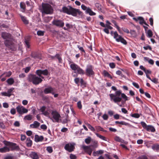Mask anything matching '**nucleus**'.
I'll return each mask as SVG.
<instances>
[{
    "label": "nucleus",
    "instance_id": "59",
    "mask_svg": "<svg viewBox=\"0 0 159 159\" xmlns=\"http://www.w3.org/2000/svg\"><path fill=\"white\" fill-rule=\"evenodd\" d=\"M3 143L5 145L7 146H10L11 145V143L5 141H3Z\"/></svg>",
    "mask_w": 159,
    "mask_h": 159
},
{
    "label": "nucleus",
    "instance_id": "6",
    "mask_svg": "<svg viewBox=\"0 0 159 159\" xmlns=\"http://www.w3.org/2000/svg\"><path fill=\"white\" fill-rule=\"evenodd\" d=\"M52 117L50 118L53 122H59L61 119L60 114L56 111H52L51 113Z\"/></svg>",
    "mask_w": 159,
    "mask_h": 159
},
{
    "label": "nucleus",
    "instance_id": "57",
    "mask_svg": "<svg viewBox=\"0 0 159 159\" xmlns=\"http://www.w3.org/2000/svg\"><path fill=\"white\" fill-rule=\"evenodd\" d=\"M66 28L68 29V30L72 27V26L71 25H70L69 23L66 24Z\"/></svg>",
    "mask_w": 159,
    "mask_h": 159
},
{
    "label": "nucleus",
    "instance_id": "58",
    "mask_svg": "<svg viewBox=\"0 0 159 159\" xmlns=\"http://www.w3.org/2000/svg\"><path fill=\"white\" fill-rule=\"evenodd\" d=\"M132 84L137 89H139V85L136 83L133 82L132 83Z\"/></svg>",
    "mask_w": 159,
    "mask_h": 159
},
{
    "label": "nucleus",
    "instance_id": "42",
    "mask_svg": "<svg viewBox=\"0 0 159 159\" xmlns=\"http://www.w3.org/2000/svg\"><path fill=\"white\" fill-rule=\"evenodd\" d=\"M44 31L41 30L38 31L37 32V34L39 36H43L44 34Z\"/></svg>",
    "mask_w": 159,
    "mask_h": 159
},
{
    "label": "nucleus",
    "instance_id": "51",
    "mask_svg": "<svg viewBox=\"0 0 159 159\" xmlns=\"http://www.w3.org/2000/svg\"><path fill=\"white\" fill-rule=\"evenodd\" d=\"M103 74L105 76L108 77V76H109L110 74L106 71L104 70L103 72Z\"/></svg>",
    "mask_w": 159,
    "mask_h": 159
},
{
    "label": "nucleus",
    "instance_id": "63",
    "mask_svg": "<svg viewBox=\"0 0 159 159\" xmlns=\"http://www.w3.org/2000/svg\"><path fill=\"white\" fill-rule=\"evenodd\" d=\"M137 159H148V158L145 156H142L139 157Z\"/></svg>",
    "mask_w": 159,
    "mask_h": 159
},
{
    "label": "nucleus",
    "instance_id": "47",
    "mask_svg": "<svg viewBox=\"0 0 159 159\" xmlns=\"http://www.w3.org/2000/svg\"><path fill=\"white\" fill-rule=\"evenodd\" d=\"M10 113L11 114L13 115H15L16 113V110L14 108H12L11 110Z\"/></svg>",
    "mask_w": 159,
    "mask_h": 159
},
{
    "label": "nucleus",
    "instance_id": "7",
    "mask_svg": "<svg viewBox=\"0 0 159 159\" xmlns=\"http://www.w3.org/2000/svg\"><path fill=\"white\" fill-rule=\"evenodd\" d=\"M16 109L17 112L20 115L26 113L28 111L27 109L21 105H19L17 106Z\"/></svg>",
    "mask_w": 159,
    "mask_h": 159
},
{
    "label": "nucleus",
    "instance_id": "50",
    "mask_svg": "<svg viewBox=\"0 0 159 159\" xmlns=\"http://www.w3.org/2000/svg\"><path fill=\"white\" fill-rule=\"evenodd\" d=\"M55 57L58 59L59 62H61L62 59L59 55L57 54Z\"/></svg>",
    "mask_w": 159,
    "mask_h": 159
},
{
    "label": "nucleus",
    "instance_id": "29",
    "mask_svg": "<svg viewBox=\"0 0 159 159\" xmlns=\"http://www.w3.org/2000/svg\"><path fill=\"white\" fill-rule=\"evenodd\" d=\"M12 74V72L11 71L3 73L0 76V77H2L4 75H5L6 77H10Z\"/></svg>",
    "mask_w": 159,
    "mask_h": 159
},
{
    "label": "nucleus",
    "instance_id": "26",
    "mask_svg": "<svg viewBox=\"0 0 159 159\" xmlns=\"http://www.w3.org/2000/svg\"><path fill=\"white\" fill-rule=\"evenodd\" d=\"M69 113V110L68 108H67L65 112V114L66 116V118L64 120L62 121L63 123H66L67 122L68 117V114Z\"/></svg>",
    "mask_w": 159,
    "mask_h": 159
},
{
    "label": "nucleus",
    "instance_id": "54",
    "mask_svg": "<svg viewBox=\"0 0 159 159\" xmlns=\"http://www.w3.org/2000/svg\"><path fill=\"white\" fill-rule=\"evenodd\" d=\"M120 124L121 125H129V124L124 121H120Z\"/></svg>",
    "mask_w": 159,
    "mask_h": 159
},
{
    "label": "nucleus",
    "instance_id": "8",
    "mask_svg": "<svg viewBox=\"0 0 159 159\" xmlns=\"http://www.w3.org/2000/svg\"><path fill=\"white\" fill-rule=\"evenodd\" d=\"M93 69V66L92 65H87L85 70L86 75L88 76H91L94 75V72Z\"/></svg>",
    "mask_w": 159,
    "mask_h": 159
},
{
    "label": "nucleus",
    "instance_id": "31",
    "mask_svg": "<svg viewBox=\"0 0 159 159\" xmlns=\"http://www.w3.org/2000/svg\"><path fill=\"white\" fill-rule=\"evenodd\" d=\"M10 39H7V40H6L4 41V43L6 46H9L11 44V43Z\"/></svg>",
    "mask_w": 159,
    "mask_h": 159
},
{
    "label": "nucleus",
    "instance_id": "49",
    "mask_svg": "<svg viewBox=\"0 0 159 159\" xmlns=\"http://www.w3.org/2000/svg\"><path fill=\"white\" fill-rule=\"evenodd\" d=\"M152 82L155 84H157L158 83V80L157 79L154 78L152 79H151L150 80Z\"/></svg>",
    "mask_w": 159,
    "mask_h": 159
},
{
    "label": "nucleus",
    "instance_id": "53",
    "mask_svg": "<svg viewBox=\"0 0 159 159\" xmlns=\"http://www.w3.org/2000/svg\"><path fill=\"white\" fill-rule=\"evenodd\" d=\"M77 47L78 48L79 50L81 52L85 53V51L83 47H80L79 45H77Z\"/></svg>",
    "mask_w": 159,
    "mask_h": 159
},
{
    "label": "nucleus",
    "instance_id": "20",
    "mask_svg": "<svg viewBox=\"0 0 159 159\" xmlns=\"http://www.w3.org/2000/svg\"><path fill=\"white\" fill-rule=\"evenodd\" d=\"M40 125V123L37 121H34V123L30 124V127L32 128H36L38 127Z\"/></svg>",
    "mask_w": 159,
    "mask_h": 159
},
{
    "label": "nucleus",
    "instance_id": "64",
    "mask_svg": "<svg viewBox=\"0 0 159 159\" xmlns=\"http://www.w3.org/2000/svg\"><path fill=\"white\" fill-rule=\"evenodd\" d=\"M3 106L5 108H7L9 107V105L7 103L4 102L3 103Z\"/></svg>",
    "mask_w": 159,
    "mask_h": 159
},
{
    "label": "nucleus",
    "instance_id": "1",
    "mask_svg": "<svg viewBox=\"0 0 159 159\" xmlns=\"http://www.w3.org/2000/svg\"><path fill=\"white\" fill-rule=\"evenodd\" d=\"M109 96L110 100L114 103L121 102V103L124 104L126 101L129 99L124 93H122L120 90L116 91L115 94H110Z\"/></svg>",
    "mask_w": 159,
    "mask_h": 159
},
{
    "label": "nucleus",
    "instance_id": "46",
    "mask_svg": "<svg viewBox=\"0 0 159 159\" xmlns=\"http://www.w3.org/2000/svg\"><path fill=\"white\" fill-rule=\"evenodd\" d=\"M141 124L142 125V127L145 129H146L147 127H148V125H146V124L144 122H141Z\"/></svg>",
    "mask_w": 159,
    "mask_h": 159
},
{
    "label": "nucleus",
    "instance_id": "62",
    "mask_svg": "<svg viewBox=\"0 0 159 159\" xmlns=\"http://www.w3.org/2000/svg\"><path fill=\"white\" fill-rule=\"evenodd\" d=\"M121 139V138L118 136H116L115 138V140L117 142H120V141Z\"/></svg>",
    "mask_w": 159,
    "mask_h": 159
},
{
    "label": "nucleus",
    "instance_id": "17",
    "mask_svg": "<svg viewBox=\"0 0 159 159\" xmlns=\"http://www.w3.org/2000/svg\"><path fill=\"white\" fill-rule=\"evenodd\" d=\"M133 19L134 20L136 21H138V20H139V23L140 24L142 25L144 23L145 25H146L144 23V21L143 18L142 17L139 16L137 18L134 17L133 18Z\"/></svg>",
    "mask_w": 159,
    "mask_h": 159
},
{
    "label": "nucleus",
    "instance_id": "43",
    "mask_svg": "<svg viewBox=\"0 0 159 159\" xmlns=\"http://www.w3.org/2000/svg\"><path fill=\"white\" fill-rule=\"evenodd\" d=\"M46 150L50 153H52L53 151L52 147L50 146L47 147L46 148Z\"/></svg>",
    "mask_w": 159,
    "mask_h": 159
},
{
    "label": "nucleus",
    "instance_id": "15",
    "mask_svg": "<svg viewBox=\"0 0 159 159\" xmlns=\"http://www.w3.org/2000/svg\"><path fill=\"white\" fill-rule=\"evenodd\" d=\"M44 93L46 94L51 93L52 94H54V89L51 87L46 88L44 90Z\"/></svg>",
    "mask_w": 159,
    "mask_h": 159
},
{
    "label": "nucleus",
    "instance_id": "19",
    "mask_svg": "<svg viewBox=\"0 0 159 159\" xmlns=\"http://www.w3.org/2000/svg\"><path fill=\"white\" fill-rule=\"evenodd\" d=\"M43 139V137L42 136H39L38 135H35V136L34 140L36 142L42 141Z\"/></svg>",
    "mask_w": 159,
    "mask_h": 159
},
{
    "label": "nucleus",
    "instance_id": "14",
    "mask_svg": "<svg viewBox=\"0 0 159 159\" xmlns=\"http://www.w3.org/2000/svg\"><path fill=\"white\" fill-rule=\"evenodd\" d=\"M48 71L47 70H37L36 71V73L38 76H41V75H47L48 74Z\"/></svg>",
    "mask_w": 159,
    "mask_h": 159
},
{
    "label": "nucleus",
    "instance_id": "28",
    "mask_svg": "<svg viewBox=\"0 0 159 159\" xmlns=\"http://www.w3.org/2000/svg\"><path fill=\"white\" fill-rule=\"evenodd\" d=\"M7 82L9 85H11L14 83V80L13 78H11L7 80Z\"/></svg>",
    "mask_w": 159,
    "mask_h": 159
},
{
    "label": "nucleus",
    "instance_id": "36",
    "mask_svg": "<svg viewBox=\"0 0 159 159\" xmlns=\"http://www.w3.org/2000/svg\"><path fill=\"white\" fill-rule=\"evenodd\" d=\"M96 129L98 131H104V130L103 128H102L101 127L99 126H96L95 127Z\"/></svg>",
    "mask_w": 159,
    "mask_h": 159
},
{
    "label": "nucleus",
    "instance_id": "2",
    "mask_svg": "<svg viewBox=\"0 0 159 159\" xmlns=\"http://www.w3.org/2000/svg\"><path fill=\"white\" fill-rule=\"evenodd\" d=\"M62 11L69 15L76 16L77 15H81L82 12L78 9L74 8L70 6L64 7L62 8Z\"/></svg>",
    "mask_w": 159,
    "mask_h": 159
},
{
    "label": "nucleus",
    "instance_id": "11",
    "mask_svg": "<svg viewBox=\"0 0 159 159\" xmlns=\"http://www.w3.org/2000/svg\"><path fill=\"white\" fill-rule=\"evenodd\" d=\"M14 88H11L9 89L7 92H2L0 93V94L3 96H7L10 97L11 95V93Z\"/></svg>",
    "mask_w": 159,
    "mask_h": 159
},
{
    "label": "nucleus",
    "instance_id": "24",
    "mask_svg": "<svg viewBox=\"0 0 159 159\" xmlns=\"http://www.w3.org/2000/svg\"><path fill=\"white\" fill-rule=\"evenodd\" d=\"M146 130L148 131H151L152 132H154L155 131V129L154 127L151 125H148Z\"/></svg>",
    "mask_w": 159,
    "mask_h": 159
},
{
    "label": "nucleus",
    "instance_id": "4",
    "mask_svg": "<svg viewBox=\"0 0 159 159\" xmlns=\"http://www.w3.org/2000/svg\"><path fill=\"white\" fill-rule=\"evenodd\" d=\"M42 8L41 9L42 13L46 14H52L53 13V10L52 6L49 4L43 3Z\"/></svg>",
    "mask_w": 159,
    "mask_h": 159
},
{
    "label": "nucleus",
    "instance_id": "52",
    "mask_svg": "<svg viewBox=\"0 0 159 159\" xmlns=\"http://www.w3.org/2000/svg\"><path fill=\"white\" fill-rule=\"evenodd\" d=\"M40 128L42 129L45 130L47 129V127L45 125L43 124L41 125Z\"/></svg>",
    "mask_w": 159,
    "mask_h": 159
},
{
    "label": "nucleus",
    "instance_id": "40",
    "mask_svg": "<svg viewBox=\"0 0 159 159\" xmlns=\"http://www.w3.org/2000/svg\"><path fill=\"white\" fill-rule=\"evenodd\" d=\"M20 7L25 10V5L23 2H21L20 4Z\"/></svg>",
    "mask_w": 159,
    "mask_h": 159
},
{
    "label": "nucleus",
    "instance_id": "45",
    "mask_svg": "<svg viewBox=\"0 0 159 159\" xmlns=\"http://www.w3.org/2000/svg\"><path fill=\"white\" fill-rule=\"evenodd\" d=\"M77 106L78 107L79 109H81L82 108V105L81 104V102L80 101H79L77 103Z\"/></svg>",
    "mask_w": 159,
    "mask_h": 159
},
{
    "label": "nucleus",
    "instance_id": "33",
    "mask_svg": "<svg viewBox=\"0 0 159 159\" xmlns=\"http://www.w3.org/2000/svg\"><path fill=\"white\" fill-rule=\"evenodd\" d=\"M147 36L148 38H151L152 36V32L151 30H148L147 33Z\"/></svg>",
    "mask_w": 159,
    "mask_h": 159
},
{
    "label": "nucleus",
    "instance_id": "39",
    "mask_svg": "<svg viewBox=\"0 0 159 159\" xmlns=\"http://www.w3.org/2000/svg\"><path fill=\"white\" fill-rule=\"evenodd\" d=\"M51 18L49 17H46L44 18L43 20L44 22L46 23L48 22L51 20Z\"/></svg>",
    "mask_w": 159,
    "mask_h": 159
},
{
    "label": "nucleus",
    "instance_id": "44",
    "mask_svg": "<svg viewBox=\"0 0 159 159\" xmlns=\"http://www.w3.org/2000/svg\"><path fill=\"white\" fill-rule=\"evenodd\" d=\"M120 35H119L116 31H115L114 32V38L116 40V39H118Z\"/></svg>",
    "mask_w": 159,
    "mask_h": 159
},
{
    "label": "nucleus",
    "instance_id": "61",
    "mask_svg": "<svg viewBox=\"0 0 159 159\" xmlns=\"http://www.w3.org/2000/svg\"><path fill=\"white\" fill-rule=\"evenodd\" d=\"M143 48L145 50L149 49L150 50H152L151 47L149 46H147L146 47H143Z\"/></svg>",
    "mask_w": 159,
    "mask_h": 159
},
{
    "label": "nucleus",
    "instance_id": "32",
    "mask_svg": "<svg viewBox=\"0 0 159 159\" xmlns=\"http://www.w3.org/2000/svg\"><path fill=\"white\" fill-rule=\"evenodd\" d=\"M32 118V116L30 115H28L25 116L24 118V119L28 120H31Z\"/></svg>",
    "mask_w": 159,
    "mask_h": 159
},
{
    "label": "nucleus",
    "instance_id": "21",
    "mask_svg": "<svg viewBox=\"0 0 159 159\" xmlns=\"http://www.w3.org/2000/svg\"><path fill=\"white\" fill-rule=\"evenodd\" d=\"M103 153V150H100L96 151L93 152V155L94 156H98L102 154Z\"/></svg>",
    "mask_w": 159,
    "mask_h": 159
},
{
    "label": "nucleus",
    "instance_id": "10",
    "mask_svg": "<svg viewBox=\"0 0 159 159\" xmlns=\"http://www.w3.org/2000/svg\"><path fill=\"white\" fill-rule=\"evenodd\" d=\"M65 149L69 152H71L74 149V143H68L66 144L65 147Z\"/></svg>",
    "mask_w": 159,
    "mask_h": 159
},
{
    "label": "nucleus",
    "instance_id": "35",
    "mask_svg": "<svg viewBox=\"0 0 159 159\" xmlns=\"http://www.w3.org/2000/svg\"><path fill=\"white\" fill-rule=\"evenodd\" d=\"M20 16L22 20L25 24H27L28 23V20L26 19V18L25 17L22 16Z\"/></svg>",
    "mask_w": 159,
    "mask_h": 159
},
{
    "label": "nucleus",
    "instance_id": "13",
    "mask_svg": "<svg viewBox=\"0 0 159 159\" xmlns=\"http://www.w3.org/2000/svg\"><path fill=\"white\" fill-rule=\"evenodd\" d=\"M1 36L4 39L7 40V39H11V34L5 32H3L2 33Z\"/></svg>",
    "mask_w": 159,
    "mask_h": 159
},
{
    "label": "nucleus",
    "instance_id": "60",
    "mask_svg": "<svg viewBox=\"0 0 159 159\" xmlns=\"http://www.w3.org/2000/svg\"><path fill=\"white\" fill-rule=\"evenodd\" d=\"M102 117L104 120H106L108 118V116L106 114H104L102 116Z\"/></svg>",
    "mask_w": 159,
    "mask_h": 159
},
{
    "label": "nucleus",
    "instance_id": "30",
    "mask_svg": "<svg viewBox=\"0 0 159 159\" xmlns=\"http://www.w3.org/2000/svg\"><path fill=\"white\" fill-rule=\"evenodd\" d=\"M90 146L93 148H95L98 147V142L96 141H93V144Z\"/></svg>",
    "mask_w": 159,
    "mask_h": 159
},
{
    "label": "nucleus",
    "instance_id": "5",
    "mask_svg": "<svg viewBox=\"0 0 159 159\" xmlns=\"http://www.w3.org/2000/svg\"><path fill=\"white\" fill-rule=\"evenodd\" d=\"M27 80L30 82H32L34 84L38 85L43 81L42 79L36 75L32 74L28 75Z\"/></svg>",
    "mask_w": 159,
    "mask_h": 159
},
{
    "label": "nucleus",
    "instance_id": "9",
    "mask_svg": "<svg viewBox=\"0 0 159 159\" xmlns=\"http://www.w3.org/2000/svg\"><path fill=\"white\" fill-rule=\"evenodd\" d=\"M52 24L59 27H62L64 25V23L63 20H54L52 22Z\"/></svg>",
    "mask_w": 159,
    "mask_h": 159
},
{
    "label": "nucleus",
    "instance_id": "34",
    "mask_svg": "<svg viewBox=\"0 0 159 159\" xmlns=\"http://www.w3.org/2000/svg\"><path fill=\"white\" fill-rule=\"evenodd\" d=\"M95 134L98 137H99L101 139L105 141H107V140L106 139V138L105 137L102 135H101L97 133H95Z\"/></svg>",
    "mask_w": 159,
    "mask_h": 159
},
{
    "label": "nucleus",
    "instance_id": "16",
    "mask_svg": "<svg viewBox=\"0 0 159 159\" xmlns=\"http://www.w3.org/2000/svg\"><path fill=\"white\" fill-rule=\"evenodd\" d=\"M116 40L117 42H120L125 45H126L127 43L126 41L120 35L118 39H116Z\"/></svg>",
    "mask_w": 159,
    "mask_h": 159
},
{
    "label": "nucleus",
    "instance_id": "56",
    "mask_svg": "<svg viewBox=\"0 0 159 159\" xmlns=\"http://www.w3.org/2000/svg\"><path fill=\"white\" fill-rule=\"evenodd\" d=\"M4 159H14V157L12 156H8L5 157Z\"/></svg>",
    "mask_w": 159,
    "mask_h": 159
},
{
    "label": "nucleus",
    "instance_id": "18",
    "mask_svg": "<svg viewBox=\"0 0 159 159\" xmlns=\"http://www.w3.org/2000/svg\"><path fill=\"white\" fill-rule=\"evenodd\" d=\"M30 156L33 159H38L39 157L37 153L32 152L30 154Z\"/></svg>",
    "mask_w": 159,
    "mask_h": 159
},
{
    "label": "nucleus",
    "instance_id": "25",
    "mask_svg": "<svg viewBox=\"0 0 159 159\" xmlns=\"http://www.w3.org/2000/svg\"><path fill=\"white\" fill-rule=\"evenodd\" d=\"M9 148L7 147H4L3 148H0V152L1 153H4L9 151Z\"/></svg>",
    "mask_w": 159,
    "mask_h": 159
},
{
    "label": "nucleus",
    "instance_id": "22",
    "mask_svg": "<svg viewBox=\"0 0 159 159\" xmlns=\"http://www.w3.org/2000/svg\"><path fill=\"white\" fill-rule=\"evenodd\" d=\"M85 13L91 16L96 15V13L93 12L89 7H88V9L85 11Z\"/></svg>",
    "mask_w": 159,
    "mask_h": 159
},
{
    "label": "nucleus",
    "instance_id": "48",
    "mask_svg": "<svg viewBox=\"0 0 159 159\" xmlns=\"http://www.w3.org/2000/svg\"><path fill=\"white\" fill-rule=\"evenodd\" d=\"M131 116L135 118H139L140 117L138 113H134Z\"/></svg>",
    "mask_w": 159,
    "mask_h": 159
},
{
    "label": "nucleus",
    "instance_id": "3",
    "mask_svg": "<svg viewBox=\"0 0 159 159\" xmlns=\"http://www.w3.org/2000/svg\"><path fill=\"white\" fill-rule=\"evenodd\" d=\"M71 69L75 71L72 73V75L74 77L78 76V74L83 75L84 73V70L79 66L73 62H72L70 65Z\"/></svg>",
    "mask_w": 159,
    "mask_h": 159
},
{
    "label": "nucleus",
    "instance_id": "12",
    "mask_svg": "<svg viewBox=\"0 0 159 159\" xmlns=\"http://www.w3.org/2000/svg\"><path fill=\"white\" fill-rule=\"evenodd\" d=\"M90 146H87L85 145H83L82 148L84 150L85 152H86L89 155H91L93 150L91 148Z\"/></svg>",
    "mask_w": 159,
    "mask_h": 159
},
{
    "label": "nucleus",
    "instance_id": "27",
    "mask_svg": "<svg viewBox=\"0 0 159 159\" xmlns=\"http://www.w3.org/2000/svg\"><path fill=\"white\" fill-rule=\"evenodd\" d=\"M26 144L27 146L28 147H30L31 146L32 144V142L30 140V138H28L26 139Z\"/></svg>",
    "mask_w": 159,
    "mask_h": 159
},
{
    "label": "nucleus",
    "instance_id": "37",
    "mask_svg": "<svg viewBox=\"0 0 159 159\" xmlns=\"http://www.w3.org/2000/svg\"><path fill=\"white\" fill-rule=\"evenodd\" d=\"M91 140V138L90 137H88L85 139V142L87 144H89Z\"/></svg>",
    "mask_w": 159,
    "mask_h": 159
},
{
    "label": "nucleus",
    "instance_id": "41",
    "mask_svg": "<svg viewBox=\"0 0 159 159\" xmlns=\"http://www.w3.org/2000/svg\"><path fill=\"white\" fill-rule=\"evenodd\" d=\"M144 59H145L146 60L148 61V62L151 65H153L154 64V61H153L151 59H150L148 60V58L146 57H144Z\"/></svg>",
    "mask_w": 159,
    "mask_h": 159
},
{
    "label": "nucleus",
    "instance_id": "55",
    "mask_svg": "<svg viewBox=\"0 0 159 159\" xmlns=\"http://www.w3.org/2000/svg\"><path fill=\"white\" fill-rule=\"evenodd\" d=\"M81 8L83 10L85 11L88 9V7L83 4L81 5Z\"/></svg>",
    "mask_w": 159,
    "mask_h": 159
},
{
    "label": "nucleus",
    "instance_id": "23",
    "mask_svg": "<svg viewBox=\"0 0 159 159\" xmlns=\"http://www.w3.org/2000/svg\"><path fill=\"white\" fill-rule=\"evenodd\" d=\"M46 107L45 106H43L41 107L40 110L42 112V114L45 116H47L48 114V112L45 111Z\"/></svg>",
    "mask_w": 159,
    "mask_h": 159
},
{
    "label": "nucleus",
    "instance_id": "38",
    "mask_svg": "<svg viewBox=\"0 0 159 159\" xmlns=\"http://www.w3.org/2000/svg\"><path fill=\"white\" fill-rule=\"evenodd\" d=\"M152 148L153 150H158L159 149V145L157 144H154L152 146Z\"/></svg>",
    "mask_w": 159,
    "mask_h": 159
}]
</instances>
